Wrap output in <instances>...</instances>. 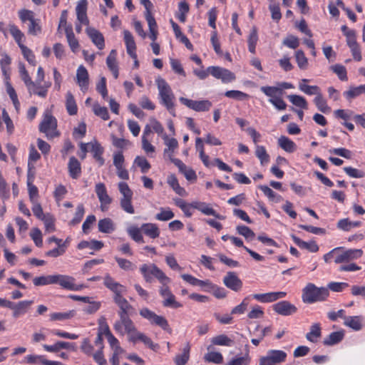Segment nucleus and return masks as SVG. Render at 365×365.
<instances>
[{"mask_svg":"<svg viewBox=\"0 0 365 365\" xmlns=\"http://www.w3.org/2000/svg\"><path fill=\"white\" fill-rule=\"evenodd\" d=\"M253 299L261 303H270L287 296L285 292H271L264 294H253Z\"/></svg>","mask_w":365,"mask_h":365,"instance_id":"18","label":"nucleus"},{"mask_svg":"<svg viewBox=\"0 0 365 365\" xmlns=\"http://www.w3.org/2000/svg\"><path fill=\"white\" fill-rule=\"evenodd\" d=\"M192 208L196 209L206 215H212L218 219H222V217L216 212V211L204 202L195 201L190 203Z\"/></svg>","mask_w":365,"mask_h":365,"instance_id":"25","label":"nucleus"},{"mask_svg":"<svg viewBox=\"0 0 365 365\" xmlns=\"http://www.w3.org/2000/svg\"><path fill=\"white\" fill-rule=\"evenodd\" d=\"M208 71L211 76L221 80L223 83H229L236 79L234 73L222 67L212 66L208 67Z\"/></svg>","mask_w":365,"mask_h":365,"instance_id":"11","label":"nucleus"},{"mask_svg":"<svg viewBox=\"0 0 365 365\" xmlns=\"http://www.w3.org/2000/svg\"><path fill=\"white\" fill-rule=\"evenodd\" d=\"M134 164L140 168L143 173H146L151 167L147 159L142 156H137L134 160Z\"/></svg>","mask_w":365,"mask_h":365,"instance_id":"62","label":"nucleus"},{"mask_svg":"<svg viewBox=\"0 0 365 365\" xmlns=\"http://www.w3.org/2000/svg\"><path fill=\"white\" fill-rule=\"evenodd\" d=\"M139 271L146 283H152L154 278L159 282L168 281V277L155 264H143Z\"/></svg>","mask_w":365,"mask_h":365,"instance_id":"3","label":"nucleus"},{"mask_svg":"<svg viewBox=\"0 0 365 365\" xmlns=\"http://www.w3.org/2000/svg\"><path fill=\"white\" fill-rule=\"evenodd\" d=\"M261 91L269 98H276L282 94V88L275 86H262Z\"/></svg>","mask_w":365,"mask_h":365,"instance_id":"52","label":"nucleus"},{"mask_svg":"<svg viewBox=\"0 0 365 365\" xmlns=\"http://www.w3.org/2000/svg\"><path fill=\"white\" fill-rule=\"evenodd\" d=\"M204 359L207 362H212L219 364L222 363L223 356L220 352L210 351L205 354Z\"/></svg>","mask_w":365,"mask_h":365,"instance_id":"59","label":"nucleus"},{"mask_svg":"<svg viewBox=\"0 0 365 365\" xmlns=\"http://www.w3.org/2000/svg\"><path fill=\"white\" fill-rule=\"evenodd\" d=\"M38 130L41 133H44L48 139L57 138L61 134L57 130L56 118L48 110L44 112Z\"/></svg>","mask_w":365,"mask_h":365,"instance_id":"4","label":"nucleus"},{"mask_svg":"<svg viewBox=\"0 0 365 365\" xmlns=\"http://www.w3.org/2000/svg\"><path fill=\"white\" fill-rule=\"evenodd\" d=\"M95 115L101 118L104 120L110 118V115L106 107L101 106L98 104H95L93 108Z\"/></svg>","mask_w":365,"mask_h":365,"instance_id":"64","label":"nucleus"},{"mask_svg":"<svg viewBox=\"0 0 365 365\" xmlns=\"http://www.w3.org/2000/svg\"><path fill=\"white\" fill-rule=\"evenodd\" d=\"M141 227L139 228L137 226H130L127 229L128 235L136 242L143 243L144 240L141 233Z\"/></svg>","mask_w":365,"mask_h":365,"instance_id":"49","label":"nucleus"},{"mask_svg":"<svg viewBox=\"0 0 365 365\" xmlns=\"http://www.w3.org/2000/svg\"><path fill=\"white\" fill-rule=\"evenodd\" d=\"M363 317L361 316H353L344 317V324L354 331H359L362 328Z\"/></svg>","mask_w":365,"mask_h":365,"instance_id":"31","label":"nucleus"},{"mask_svg":"<svg viewBox=\"0 0 365 365\" xmlns=\"http://www.w3.org/2000/svg\"><path fill=\"white\" fill-rule=\"evenodd\" d=\"M142 232L151 239H155L160 236V231L156 224L143 223L141 225Z\"/></svg>","mask_w":365,"mask_h":365,"instance_id":"30","label":"nucleus"},{"mask_svg":"<svg viewBox=\"0 0 365 365\" xmlns=\"http://www.w3.org/2000/svg\"><path fill=\"white\" fill-rule=\"evenodd\" d=\"M123 39L128 54L132 58H136V44L132 34L128 30H124Z\"/></svg>","mask_w":365,"mask_h":365,"instance_id":"26","label":"nucleus"},{"mask_svg":"<svg viewBox=\"0 0 365 365\" xmlns=\"http://www.w3.org/2000/svg\"><path fill=\"white\" fill-rule=\"evenodd\" d=\"M98 230L103 233H111L115 229V225L110 218L106 217L98 221Z\"/></svg>","mask_w":365,"mask_h":365,"instance_id":"36","label":"nucleus"},{"mask_svg":"<svg viewBox=\"0 0 365 365\" xmlns=\"http://www.w3.org/2000/svg\"><path fill=\"white\" fill-rule=\"evenodd\" d=\"M51 86V83L50 81L44 82L43 84L42 82L33 81V85H29L26 88L30 95H35L41 98H46Z\"/></svg>","mask_w":365,"mask_h":365,"instance_id":"17","label":"nucleus"},{"mask_svg":"<svg viewBox=\"0 0 365 365\" xmlns=\"http://www.w3.org/2000/svg\"><path fill=\"white\" fill-rule=\"evenodd\" d=\"M224 284L235 292H239L242 287V282L235 272H229L223 278Z\"/></svg>","mask_w":365,"mask_h":365,"instance_id":"22","label":"nucleus"},{"mask_svg":"<svg viewBox=\"0 0 365 365\" xmlns=\"http://www.w3.org/2000/svg\"><path fill=\"white\" fill-rule=\"evenodd\" d=\"M344 334L342 331L331 332L324 340V344L327 346H332L339 343L344 339Z\"/></svg>","mask_w":365,"mask_h":365,"instance_id":"43","label":"nucleus"},{"mask_svg":"<svg viewBox=\"0 0 365 365\" xmlns=\"http://www.w3.org/2000/svg\"><path fill=\"white\" fill-rule=\"evenodd\" d=\"M117 52L113 49L110 52L109 55L106 58V64L109 70L112 72V74L115 79H117L119 76L118 65L117 63Z\"/></svg>","mask_w":365,"mask_h":365,"instance_id":"27","label":"nucleus"},{"mask_svg":"<svg viewBox=\"0 0 365 365\" xmlns=\"http://www.w3.org/2000/svg\"><path fill=\"white\" fill-rule=\"evenodd\" d=\"M292 238L293 242L301 249L307 250L310 252L319 251V246L315 241L305 242L295 235H292Z\"/></svg>","mask_w":365,"mask_h":365,"instance_id":"29","label":"nucleus"},{"mask_svg":"<svg viewBox=\"0 0 365 365\" xmlns=\"http://www.w3.org/2000/svg\"><path fill=\"white\" fill-rule=\"evenodd\" d=\"M278 145L282 149L289 153H294L297 149L295 143L284 135L279 138Z\"/></svg>","mask_w":365,"mask_h":365,"instance_id":"33","label":"nucleus"},{"mask_svg":"<svg viewBox=\"0 0 365 365\" xmlns=\"http://www.w3.org/2000/svg\"><path fill=\"white\" fill-rule=\"evenodd\" d=\"M21 21L24 24L29 22L28 34L32 36H37L41 32V20L35 17L33 11L21 9L18 13Z\"/></svg>","mask_w":365,"mask_h":365,"instance_id":"5","label":"nucleus"},{"mask_svg":"<svg viewBox=\"0 0 365 365\" xmlns=\"http://www.w3.org/2000/svg\"><path fill=\"white\" fill-rule=\"evenodd\" d=\"M330 70L332 71L335 74H336L339 80H341V81H348L347 71L345 66H344L343 65H333L330 66Z\"/></svg>","mask_w":365,"mask_h":365,"instance_id":"50","label":"nucleus"},{"mask_svg":"<svg viewBox=\"0 0 365 365\" xmlns=\"http://www.w3.org/2000/svg\"><path fill=\"white\" fill-rule=\"evenodd\" d=\"M260 190L271 200H273L276 202H279L282 200V197L281 195L277 194L275 192H274L270 187H269L267 185L260 186Z\"/></svg>","mask_w":365,"mask_h":365,"instance_id":"60","label":"nucleus"},{"mask_svg":"<svg viewBox=\"0 0 365 365\" xmlns=\"http://www.w3.org/2000/svg\"><path fill=\"white\" fill-rule=\"evenodd\" d=\"M159 91L160 102L164 106L168 112L175 116V96L169 84L163 78H158L156 81Z\"/></svg>","mask_w":365,"mask_h":365,"instance_id":"2","label":"nucleus"},{"mask_svg":"<svg viewBox=\"0 0 365 365\" xmlns=\"http://www.w3.org/2000/svg\"><path fill=\"white\" fill-rule=\"evenodd\" d=\"M287 358V354L282 350L269 349L266 355L259 359V365H281Z\"/></svg>","mask_w":365,"mask_h":365,"instance_id":"8","label":"nucleus"},{"mask_svg":"<svg viewBox=\"0 0 365 365\" xmlns=\"http://www.w3.org/2000/svg\"><path fill=\"white\" fill-rule=\"evenodd\" d=\"M56 280V284L66 290L80 291L85 287L83 284H76L75 278L69 275L57 274Z\"/></svg>","mask_w":365,"mask_h":365,"instance_id":"14","label":"nucleus"},{"mask_svg":"<svg viewBox=\"0 0 365 365\" xmlns=\"http://www.w3.org/2000/svg\"><path fill=\"white\" fill-rule=\"evenodd\" d=\"M329 295L326 287H317L313 283H308L302 289V299L304 303L313 304L325 301Z\"/></svg>","mask_w":365,"mask_h":365,"instance_id":"1","label":"nucleus"},{"mask_svg":"<svg viewBox=\"0 0 365 365\" xmlns=\"http://www.w3.org/2000/svg\"><path fill=\"white\" fill-rule=\"evenodd\" d=\"M85 214V208L83 204L78 205L76 211L75 212L73 218L69 222L68 225L71 226H75L79 224Z\"/></svg>","mask_w":365,"mask_h":365,"instance_id":"53","label":"nucleus"},{"mask_svg":"<svg viewBox=\"0 0 365 365\" xmlns=\"http://www.w3.org/2000/svg\"><path fill=\"white\" fill-rule=\"evenodd\" d=\"M86 31L91 41L98 49L102 50L104 48L105 38L103 35L98 30L95 28L87 27Z\"/></svg>","mask_w":365,"mask_h":365,"instance_id":"24","label":"nucleus"},{"mask_svg":"<svg viewBox=\"0 0 365 365\" xmlns=\"http://www.w3.org/2000/svg\"><path fill=\"white\" fill-rule=\"evenodd\" d=\"M147 22L150 31L149 38L151 39L152 42H155L158 35V25L154 17H150V19H148Z\"/></svg>","mask_w":365,"mask_h":365,"instance_id":"58","label":"nucleus"},{"mask_svg":"<svg viewBox=\"0 0 365 365\" xmlns=\"http://www.w3.org/2000/svg\"><path fill=\"white\" fill-rule=\"evenodd\" d=\"M66 108L70 115H76L78 113V106L71 91H68L66 94Z\"/></svg>","mask_w":365,"mask_h":365,"instance_id":"34","label":"nucleus"},{"mask_svg":"<svg viewBox=\"0 0 365 365\" xmlns=\"http://www.w3.org/2000/svg\"><path fill=\"white\" fill-rule=\"evenodd\" d=\"M69 175L73 179H78L81 174V165L78 160L72 156L68 163Z\"/></svg>","mask_w":365,"mask_h":365,"instance_id":"28","label":"nucleus"},{"mask_svg":"<svg viewBox=\"0 0 365 365\" xmlns=\"http://www.w3.org/2000/svg\"><path fill=\"white\" fill-rule=\"evenodd\" d=\"M212 343L217 346H231L233 344V341L225 334L216 336L212 339Z\"/></svg>","mask_w":365,"mask_h":365,"instance_id":"55","label":"nucleus"},{"mask_svg":"<svg viewBox=\"0 0 365 365\" xmlns=\"http://www.w3.org/2000/svg\"><path fill=\"white\" fill-rule=\"evenodd\" d=\"M95 192L101 203V210H107L112 202V198L108 195L105 184L103 182L97 183L95 186Z\"/></svg>","mask_w":365,"mask_h":365,"instance_id":"15","label":"nucleus"},{"mask_svg":"<svg viewBox=\"0 0 365 365\" xmlns=\"http://www.w3.org/2000/svg\"><path fill=\"white\" fill-rule=\"evenodd\" d=\"M115 260L119 267L124 271H133L135 267L134 264L127 259L115 257Z\"/></svg>","mask_w":365,"mask_h":365,"instance_id":"63","label":"nucleus"},{"mask_svg":"<svg viewBox=\"0 0 365 365\" xmlns=\"http://www.w3.org/2000/svg\"><path fill=\"white\" fill-rule=\"evenodd\" d=\"M273 310L278 314L282 316H290L297 312V308L289 302L284 300L274 304L273 305Z\"/></svg>","mask_w":365,"mask_h":365,"instance_id":"19","label":"nucleus"},{"mask_svg":"<svg viewBox=\"0 0 365 365\" xmlns=\"http://www.w3.org/2000/svg\"><path fill=\"white\" fill-rule=\"evenodd\" d=\"M258 40L259 37L257 29L255 26H253L251 29L250 34L247 38L248 50L252 54H255L256 53V46L258 42Z\"/></svg>","mask_w":365,"mask_h":365,"instance_id":"35","label":"nucleus"},{"mask_svg":"<svg viewBox=\"0 0 365 365\" xmlns=\"http://www.w3.org/2000/svg\"><path fill=\"white\" fill-rule=\"evenodd\" d=\"M171 279L168 277V281L160 282L161 287L159 289V294L163 298V305L165 307L178 309L182 307V304L176 300L175 296L172 293L168 284Z\"/></svg>","mask_w":365,"mask_h":365,"instance_id":"7","label":"nucleus"},{"mask_svg":"<svg viewBox=\"0 0 365 365\" xmlns=\"http://www.w3.org/2000/svg\"><path fill=\"white\" fill-rule=\"evenodd\" d=\"M296 62L299 68L302 70H306L308 68V59L305 56L303 51L297 50L295 52Z\"/></svg>","mask_w":365,"mask_h":365,"instance_id":"56","label":"nucleus"},{"mask_svg":"<svg viewBox=\"0 0 365 365\" xmlns=\"http://www.w3.org/2000/svg\"><path fill=\"white\" fill-rule=\"evenodd\" d=\"M255 155L259 160L262 165H264L269 162V155L263 145H256Z\"/></svg>","mask_w":365,"mask_h":365,"instance_id":"45","label":"nucleus"},{"mask_svg":"<svg viewBox=\"0 0 365 365\" xmlns=\"http://www.w3.org/2000/svg\"><path fill=\"white\" fill-rule=\"evenodd\" d=\"M76 315V312L74 309L69 310L66 312H53L50 314V320L55 321H64L73 318Z\"/></svg>","mask_w":365,"mask_h":365,"instance_id":"38","label":"nucleus"},{"mask_svg":"<svg viewBox=\"0 0 365 365\" xmlns=\"http://www.w3.org/2000/svg\"><path fill=\"white\" fill-rule=\"evenodd\" d=\"M103 247V243L101 241L93 240L90 242L83 240L78 243L77 248L78 250H83L85 248H90L93 250H100Z\"/></svg>","mask_w":365,"mask_h":365,"instance_id":"44","label":"nucleus"},{"mask_svg":"<svg viewBox=\"0 0 365 365\" xmlns=\"http://www.w3.org/2000/svg\"><path fill=\"white\" fill-rule=\"evenodd\" d=\"M33 303V300H22L17 303L11 302V305L9 309L13 311V317L14 318H19L27 313Z\"/></svg>","mask_w":365,"mask_h":365,"instance_id":"21","label":"nucleus"},{"mask_svg":"<svg viewBox=\"0 0 365 365\" xmlns=\"http://www.w3.org/2000/svg\"><path fill=\"white\" fill-rule=\"evenodd\" d=\"M66 36L68 43L73 52H76L79 48V43L77 38L75 37L73 27L68 26L66 29Z\"/></svg>","mask_w":365,"mask_h":365,"instance_id":"37","label":"nucleus"},{"mask_svg":"<svg viewBox=\"0 0 365 365\" xmlns=\"http://www.w3.org/2000/svg\"><path fill=\"white\" fill-rule=\"evenodd\" d=\"M190 345L187 343L183 348L182 353L177 355L174 361L176 365H185L190 359Z\"/></svg>","mask_w":365,"mask_h":365,"instance_id":"42","label":"nucleus"},{"mask_svg":"<svg viewBox=\"0 0 365 365\" xmlns=\"http://www.w3.org/2000/svg\"><path fill=\"white\" fill-rule=\"evenodd\" d=\"M308 79H302V81L299 83V89L306 93L307 95L312 96L315 95L317 96L321 92V90L319 86H309L307 85L305 83L308 82Z\"/></svg>","mask_w":365,"mask_h":365,"instance_id":"39","label":"nucleus"},{"mask_svg":"<svg viewBox=\"0 0 365 365\" xmlns=\"http://www.w3.org/2000/svg\"><path fill=\"white\" fill-rule=\"evenodd\" d=\"M113 301L120 308L118 315L129 314V311L132 309V306L123 296L120 297Z\"/></svg>","mask_w":365,"mask_h":365,"instance_id":"47","label":"nucleus"},{"mask_svg":"<svg viewBox=\"0 0 365 365\" xmlns=\"http://www.w3.org/2000/svg\"><path fill=\"white\" fill-rule=\"evenodd\" d=\"M76 83L83 93L88 90L89 75L87 69L83 65L78 66L76 71Z\"/></svg>","mask_w":365,"mask_h":365,"instance_id":"20","label":"nucleus"},{"mask_svg":"<svg viewBox=\"0 0 365 365\" xmlns=\"http://www.w3.org/2000/svg\"><path fill=\"white\" fill-rule=\"evenodd\" d=\"M89 152L93 155V158L98 163L99 166L105 164V159L103 157L104 148L96 139L88 143Z\"/></svg>","mask_w":365,"mask_h":365,"instance_id":"23","label":"nucleus"},{"mask_svg":"<svg viewBox=\"0 0 365 365\" xmlns=\"http://www.w3.org/2000/svg\"><path fill=\"white\" fill-rule=\"evenodd\" d=\"M252 299H253V297L252 294L245 297L242 302L237 306L235 307L232 311L231 314H242L247 310L248 306L250 305Z\"/></svg>","mask_w":365,"mask_h":365,"instance_id":"40","label":"nucleus"},{"mask_svg":"<svg viewBox=\"0 0 365 365\" xmlns=\"http://www.w3.org/2000/svg\"><path fill=\"white\" fill-rule=\"evenodd\" d=\"M19 72L21 80L24 81L26 87H29V85H33V81L29 72L26 69L25 65L23 63H19Z\"/></svg>","mask_w":365,"mask_h":365,"instance_id":"54","label":"nucleus"},{"mask_svg":"<svg viewBox=\"0 0 365 365\" xmlns=\"http://www.w3.org/2000/svg\"><path fill=\"white\" fill-rule=\"evenodd\" d=\"M9 29L11 35L14 38L19 47L21 48V46H25L24 44L25 41V36L24 33L19 29V27L14 24H11L9 25Z\"/></svg>","mask_w":365,"mask_h":365,"instance_id":"32","label":"nucleus"},{"mask_svg":"<svg viewBox=\"0 0 365 365\" xmlns=\"http://www.w3.org/2000/svg\"><path fill=\"white\" fill-rule=\"evenodd\" d=\"M314 104L316 105L317 109L324 113H327L330 111L331 108L327 105L326 100L324 98L322 92L317 94L314 99Z\"/></svg>","mask_w":365,"mask_h":365,"instance_id":"48","label":"nucleus"},{"mask_svg":"<svg viewBox=\"0 0 365 365\" xmlns=\"http://www.w3.org/2000/svg\"><path fill=\"white\" fill-rule=\"evenodd\" d=\"M168 184L173 188V190L180 196L186 195L185 190L182 187L179 182L178 180L175 175H170L168 178Z\"/></svg>","mask_w":365,"mask_h":365,"instance_id":"41","label":"nucleus"},{"mask_svg":"<svg viewBox=\"0 0 365 365\" xmlns=\"http://www.w3.org/2000/svg\"><path fill=\"white\" fill-rule=\"evenodd\" d=\"M128 340L133 344L140 341L154 351H157L159 349L158 344L154 343L149 336L138 329L128 337Z\"/></svg>","mask_w":365,"mask_h":365,"instance_id":"16","label":"nucleus"},{"mask_svg":"<svg viewBox=\"0 0 365 365\" xmlns=\"http://www.w3.org/2000/svg\"><path fill=\"white\" fill-rule=\"evenodd\" d=\"M104 286L113 293V300L126 294V287L116 282L110 274H106L103 277Z\"/></svg>","mask_w":365,"mask_h":365,"instance_id":"10","label":"nucleus"},{"mask_svg":"<svg viewBox=\"0 0 365 365\" xmlns=\"http://www.w3.org/2000/svg\"><path fill=\"white\" fill-rule=\"evenodd\" d=\"M321 334L320 324H314L311 326L310 331L306 334V338L308 341L316 343Z\"/></svg>","mask_w":365,"mask_h":365,"instance_id":"46","label":"nucleus"},{"mask_svg":"<svg viewBox=\"0 0 365 365\" xmlns=\"http://www.w3.org/2000/svg\"><path fill=\"white\" fill-rule=\"evenodd\" d=\"M175 216L174 212L170 207H160V212L156 214L155 219L160 221H168Z\"/></svg>","mask_w":365,"mask_h":365,"instance_id":"51","label":"nucleus"},{"mask_svg":"<svg viewBox=\"0 0 365 365\" xmlns=\"http://www.w3.org/2000/svg\"><path fill=\"white\" fill-rule=\"evenodd\" d=\"M119 317L120 320L115 322L113 328L118 334L124 335V334L126 333L129 337L137 330V328L130 318L129 314H120Z\"/></svg>","mask_w":365,"mask_h":365,"instance_id":"9","label":"nucleus"},{"mask_svg":"<svg viewBox=\"0 0 365 365\" xmlns=\"http://www.w3.org/2000/svg\"><path fill=\"white\" fill-rule=\"evenodd\" d=\"M288 98L293 105L302 109H307L308 104L304 97L298 95H290L288 96Z\"/></svg>","mask_w":365,"mask_h":365,"instance_id":"57","label":"nucleus"},{"mask_svg":"<svg viewBox=\"0 0 365 365\" xmlns=\"http://www.w3.org/2000/svg\"><path fill=\"white\" fill-rule=\"evenodd\" d=\"M225 96L237 101H244L249 98L248 94L237 90L227 91L225 93Z\"/></svg>","mask_w":365,"mask_h":365,"instance_id":"61","label":"nucleus"},{"mask_svg":"<svg viewBox=\"0 0 365 365\" xmlns=\"http://www.w3.org/2000/svg\"><path fill=\"white\" fill-rule=\"evenodd\" d=\"M113 165L116 169L118 177L122 180L129 179V173L125 168V158L122 150L116 151L113 155Z\"/></svg>","mask_w":365,"mask_h":365,"instance_id":"12","label":"nucleus"},{"mask_svg":"<svg viewBox=\"0 0 365 365\" xmlns=\"http://www.w3.org/2000/svg\"><path fill=\"white\" fill-rule=\"evenodd\" d=\"M139 314L143 318L147 319L151 325L159 327L165 331L172 333V329L165 317L158 315L147 307L140 309Z\"/></svg>","mask_w":365,"mask_h":365,"instance_id":"6","label":"nucleus"},{"mask_svg":"<svg viewBox=\"0 0 365 365\" xmlns=\"http://www.w3.org/2000/svg\"><path fill=\"white\" fill-rule=\"evenodd\" d=\"M179 100L182 104L196 112L208 111L212 106L209 100L193 101L184 97H180Z\"/></svg>","mask_w":365,"mask_h":365,"instance_id":"13","label":"nucleus"}]
</instances>
